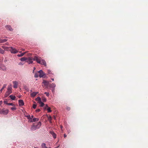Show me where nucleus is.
<instances>
[{
	"label": "nucleus",
	"instance_id": "obj_2",
	"mask_svg": "<svg viewBox=\"0 0 148 148\" xmlns=\"http://www.w3.org/2000/svg\"><path fill=\"white\" fill-rule=\"evenodd\" d=\"M12 85H10L8 86L7 88V91L5 95V97H7L10 94L12 93Z\"/></svg>",
	"mask_w": 148,
	"mask_h": 148
},
{
	"label": "nucleus",
	"instance_id": "obj_40",
	"mask_svg": "<svg viewBox=\"0 0 148 148\" xmlns=\"http://www.w3.org/2000/svg\"><path fill=\"white\" fill-rule=\"evenodd\" d=\"M54 119L55 120L56 119V117L55 116H54Z\"/></svg>",
	"mask_w": 148,
	"mask_h": 148
},
{
	"label": "nucleus",
	"instance_id": "obj_43",
	"mask_svg": "<svg viewBox=\"0 0 148 148\" xmlns=\"http://www.w3.org/2000/svg\"><path fill=\"white\" fill-rule=\"evenodd\" d=\"M2 91V90H0V93H1Z\"/></svg>",
	"mask_w": 148,
	"mask_h": 148
},
{
	"label": "nucleus",
	"instance_id": "obj_9",
	"mask_svg": "<svg viewBox=\"0 0 148 148\" xmlns=\"http://www.w3.org/2000/svg\"><path fill=\"white\" fill-rule=\"evenodd\" d=\"M25 117H27V119H28V122H32V119L31 117V116L30 115H28L25 116Z\"/></svg>",
	"mask_w": 148,
	"mask_h": 148
},
{
	"label": "nucleus",
	"instance_id": "obj_13",
	"mask_svg": "<svg viewBox=\"0 0 148 148\" xmlns=\"http://www.w3.org/2000/svg\"><path fill=\"white\" fill-rule=\"evenodd\" d=\"M38 92H34L31 94V96L33 97H34L38 93Z\"/></svg>",
	"mask_w": 148,
	"mask_h": 148
},
{
	"label": "nucleus",
	"instance_id": "obj_18",
	"mask_svg": "<svg viewBox=\"0 0 148 148\" xmlns=\"http://www.w3.org/2000/svg\"><path fill=\"white\" fill-rule=\"evenodd\" d=\"M27 58L25 57H23L20 58V60L21 61H25L26 60H27Z\"/></svg>",
	"mask_w": 148,
	"mask_h": 148
},
{
	"label": "nucleus",
	"instance_id": "obj_49",
	"mask_svg": "<svg viewBox=\"0 0 148 148\" xmlns=\"http://www.w3.org/2000/svg\"><path fill=\"white\" fill-rule=\"evenodd\" d=\"M35 69V67L34 68V69Z\"/></svg>",
	"mask_w": 148,
	"mask_h": 148
},
{
	"label": "nucleus",
	"instance_id": "obj_39",
	"mask_svg": "<svg viewBox=\"0 0 148 148\" xmlns=\"http://www.w3.org/2000/svg\"><path fill=\"white\" fill-rule=\"evenodd\" d=\"M48 73H50V72H51V71L50 70H49L48 71Z\"/></svg>",
	"mask_w": 148,
	"mask_h": 148
},
{
	"label": "nucleus",
	"instance_id": "obj_41",
	"mask_svg": "<svg viewBox=\"0 0 148 148\" xmlns=\"http://www.w3.org/2000/svg\"><path fill=\"white\" fill-rule=\"evenodd\" d=\"M31 117V118H32V119L33 117H34V116L33 115H32Z\"/></svg>",
	"mask_w": 148,
	"mask_h": 148
},
{
	"label": "nucleus",
	"instance_id": "obj_8",
	"mask_svg": "<svg viewBox=\"0 0 148 148\" xmlns=\"http://www.w3.org/2000/svg\"><path fill=\"white\" fill-rule=\"evenodd\" d=\"M13 87L14 88H17L18 84V82L16 81H14L13 82Z\"/></svg>",
	"mask_w": 148,
	"mask_h": 148
},
{
	"label": "nucleus",
	"instance_id": "obj_44",
	"mask_svg": "<svg viewBox=\"0 0 148 148\" xmlns=\"http://www.w3.org/2000/svg\"><path fill=\"white\" fill-rule=\"evenodd\" d=\"M59 147V146H58V147H55L54 148H58V147Z\"/></svg>",
	"mask_w": 148,
	"mask_h": 148
},
{
	"label": "nucleus",
	"instance_id": "obj_51",
	"mask_svg": "<svg viewBox=\"0 0 148 148\" xmlns=\"http://www.w3.org/2000/svg\"><path fill=\"white\" fill-rule=\"evenodd\" d=\"M38 148V147H36V148Z\"/></svg>",
	"mask_w": 148,
	"mask_h": 148
},
{
	"label": "nucleus",
	"instance_id": "obj_29",
	"mask_svg": "<svg viewBox=\"0 0 148 148\" xmlns=\"http://www.w3.org/2000/svg\"><path fill=\"white\" fill-rule=\"evenodd\" d=\"M45 94L47 96L49 97V92H45Z\"/></svg>",
	"mask_w": 148,
	"mask_h": 148
},
{
	"label": "nucleus",
	"instance_id": "obj_30",
	"mask_svg": "<svg viewBox=\"0 0 148 148\" xmlns=\"http://www.w3.org/2000/svg\"><path fill=\"white\" fill-rule=\"evenodd\" d=\"M8 105H9V106H14V104H13L12 103H8Z\"/></svg>",
	"mask_w": 148,
	"mask_h": 148
},
{
	"label": "nucleus",
	"instance_id": "obj_5",
	"mask_svg": "<svg viewBox=\"0 0 148 148\" xmlns=\"http://www.w3.org/2000/svg\"><path fill=\"white\" fill-rule=\"evenodd\" d=\"M8 112L9 110L8 109H3L1 110L0 109V113L1 114L6 115L8 113Z\"/></svg>",
	"mask_w": 148,
	"mask_h": 148
},
{
	"label": "nucleus",
	"instance_id": "obj_46",
	"mask_svg": "<svg viewBox=\"0 0 148 148\" xmlns=\"http://www.w3.org/2000/svg\"><path fill=\"white\" fill-rule=\"evenodd\" d=\"M60 127H61V129H62V126H60Z\"/></svg>",
	"mask_w": 148,
	"mask_h": 148
},
{
	"label": "nucleus",
	"instance_id": "obj_3",
	"mask_svg": "<svg viewBox=\"0 0 148 148\" xmlns=\"http://www.w3.org/2000/svg\"><path fill=\"white\" fill-rule=\"evenodd\" d=\"M41 123L39 122L36 125H33L31 128V130L32 131H35L36 129L39 128L41 125Z\"/></svg>",
	"mask_w": 148,
	"mask_h": 148
},
{
	"label": "nucleus",
	"instance_id": "obj_17",
	"mask_svg": "<svg viewBox=\"0 0 148 148\" xmlns=\"http://www.w3.org/2000/svg\"><path fill=\"white\" fill-rule=\"evenodd\" d=\"M43 83L44 84L45 86H47L49 84V82L45 80H43Z\"/></svg>",
	"mask_w": 148,
	"mask_h": 148
},
{
	"label": "nucleus",
	"instance_id": "obj_23",
	"mask_svg": "<svg viewBox=\"0 0 148 148\" xmlns=\"http://www.w3.org/2000/svg\"><path fill=\"white\" fill-rule=\"evenodd\" d=\"M41 147L42 148H47L46 146V144L44 143H43L42 144Z\"/></svg>",
	"mask_w": 148,
	"mask_h": 148
},
{
	"label": "nucleus",
	"instance_id": "obj_1",
	"mask_svg": "<svg viewBox=\"0 0 148 148\" xmlns=\"http://www.w3.org/2000/svg\"><path fill=\"white\" fill-rule=\"evenodd\" d=\"M33 60H34L36 61L37 63L42 65H43L45 66H47L45 61L44 60L42 59L40 57L35 56L33 58Z\"/></svg>",
	"mask_w": 148,
	"mask_h": 148
},
{
	"label": "nucleus",
	"instance_id": "obj_19",
	"mask_svg": "<svg viewBox=\"0 0 148 148\" xmlns=\"http://www.w3.org/2000/svg\"><path fill=\"white\" fill-rule=\"evenodd\" d=\"M25 52L23 53H21V54H18L17 55V56L18 57H22V56H23L25 54Z\"/></svg>",
	"mask_w": 148,
	"mask_h": 148
},
{
	"label": "nucleus",
	"instance_id": "obj_14",
	"mask_svg": "<svg viewBox=\"0 0 148 148\" xmlns=\"http://www.w3.org/2000/svg\"><path fill=\"white\" fill-rule=\"evenodd\" d=\"M45 109H47L48 112H51V108L48 107L47 105H46Z\"/></svg>",
	"mask_w": 148,
	"mask_h": 148
},
{
	"label": "nucleus",
	"instance_id": "obj_31",
	"mask_svg": "<svg viewBox=\"0 0 148 148\" xmlns=\"http://www.w3.org/2000/svg\"><path fill=\"white\" fill-rule=\"evenodd\" d=\"M38 74L37 73H36L34 75V77L36 78L38 77Z\"/></svg>",
	"mask_w": 148,
	"mask_h": 148
},
{
	"label": "nucleus",
	"instance_id": "obj_22",
	"mask_svg": "<svg viewBox=\"0 0 148 148\" xmlns=\"http://www.w3.org/2000/svg\"><path fill=\"white\" fill-rule=\"evenodd\" d=\"M36 101H38V103L40 102V101H41V99L40 97H38L36 99Z\"/></svg>",
	"mask_w": 148,
	"mask_h": 148
},
{
	"label": "nucleus",
	"instance_id": "obj_36",
	"mask_svg": "<svg viewBox=\"0 0 148 148\" xmlns=\"http://www.w3.org/2000/svg\"><path fill=\"white\" fill-rule=\"evenodd\" d=\"M40 109H38L36 110V112H40Z\"/></svg>",
	"mask_w": 148,
	"mask_h": 148
},
{
	"label": "nucleus",
	"instance_id": "obj_16",
	"mask_svg": "<svg viewBox=\"0 0 148 148\" xmlns=\"http://www.w3.org/2000/svg\"><path fill=\"white\" fill-rule=\"evenodd\" d=\"M5 27L7 29L9 30L10 31L12 30V28L10 26L7 25Z\"/></svg>",
	"mask_w": 148,
	"mask_h": 148
},
{
	"label": "nucleus",
	"instance_id": "obj_10",
	"mask_svg": "<svg viewBox=\"0 0 148 148\" xmlns=\"http://www.w3.org/2000/svg\"><path fill=\"white\" fill-rule=\"evenodd\" d=\"M0 69L3 71H5L6 70V68L5 65H2L0 66Z\"/></svg>",
	"mask_w": 148,
	"mask_h": 148
},
{
	"label": "nucleus",
	"instance_id": "obj_12",
	"mask_svg": "<svg viewBox=\"0 0 148 148\" xmlns=\"http://www.w3.org/2000/svg\"><path fill=\"white\" fill-rule=\"evenodd\" d=\"M18 103L19 106H23L24 105L23 101L22 100H18Z\"/></svg>",
	"mask_w": 148,
	"mask_h": 148
},
{
	"label": "nucleus",
	"instance_id": "obj_33",
	"mask_svg": "<svg viewBox=\"0 0 148 148\" xmlns=\"http://www.w3.org/2000/svg\"><path fill=\"white\" fill-rule=\"evenodd\" d=\"M36 104H34L33 105V108L34 109H35L36 108Z\"/></svg>",
	"mask_w": 148,
	"mask_h": 148
},
{
	"label": "nucleus",
	"instance_id": "obj_11",
	"mask_svg": "<svg viewBox=\"0 0 148 148\" xmlns=\"http://www.w3.org/2000/svg\"><path fill=\"white\" fill-rule=\"evenodd\" d=\"M50 133L52 135V136L54 138H55L56 137V134L53 131H51L50 132Z\"/></svg>",
	"mask_w": 148,
	"mask_h": 148
},
{
	"label": "nucleus",
	"instance_id": "obj_20",
	"mask_svg": "<svg viewBox=\"0 0 148 148\" xmlns=\"http://www.w3.org/2000/svg\"><path fill=\"white\" fill-rule=\"evenodd\" d=\"M39 119L38 118H34L32 119V122H34L36 121H39Z\"/></svg>",
	"mask_w": 148,
	"mask_h": 148
},
{
	"label": "nucleus",
	"instance_id": "obj_42",
	"mask_svg": "<svg viewBox=\"0 0 148 148\" xmlns=\"http://www.w3.org/2000/svg\"><path fill=\"white\" fill-rule=\"evenodd\" d=\"M67 109L68 110H70V108H67Z\"/></svg>",
	"mask_w": 148,
	"mask_h": 148
},
{
	"label": "nucleus",
	"instance_id": "obj_32",
	"mask_svg": "<svg viewBox=\"0 0 148 148\" xmlns=\"http://www.w3.org/2000/svg\"><path fill=\"white\" fill-rule=\"evenodd\" d=\"M11 109L12 110H14L16 109V108L14 107H12L11 108Z\"/></svg>",
	"mask_w": 148,
	"mask_h": 148
},
{
	"label": "nucleus",
	"instance_id": "obj_35",
	"mask_svg": "<svg viewBox=\"0 0 148 148\" xmlns=\"http://www.w3.org/2000/svg\"><path fill=\"white\" fill-rule=\"evenodd\" d=\"M23 64L21 62H20L18 63V65H23Z\"/></svg>",
	"mask_w": 148,
	"mask_h": 148
},
{
	"label": "nucleus",
	"instance_id": "obj_37",
	"mask_svg": "<svg viewBox=\"0 0 148 148\" xmlns=\"http://www.w3.org/2000/svg\"><path fill=\"white\" fill-rule=\"evenodd\" d=\"M64 138H66V135L65 134H64Z\"/></svg>",
	"mask_w": 148,
	"mask_h": 148
},
{
	"label": "nucleus",
	"instance_id": "obj_25",
	"mask_svg": "<svg viewBox=\"0 0 148 148\" xmlns=\"http://www.w3.org/2000/svg\"><path fill=\"white\" fill-rule=\"evenodd\" d=\"M4 53V51L2 49L0 48V53L2 54H3Z\"/></svg>",
	"mask_w": 148,
	"mask_h": 148
},
{
	"label": "nucleus",
	"instance_id": "obj_27",
	"mask_svg": "<svg viewBox=\"0 0 148 148\" xmlns=\"http://www.w3.org/2000/svg\"><path fill=\"white\" fill-rule=\"evenodd\" d=\"M40 105V106H41V107H42L43 106H44V103L42 102L41 101H40V102L39 103Z\"/></svg>",
	"mask_w": 148,
	"mask_h": 148
},
{
	"label": "nucleus",
	"instance_id": "obj_4",
	"mask_svg": "<svg viewBox=\"0 0 148 148\" xmlns=\"http://www.w3.org/2000/svg\"><path fill=\"white\" fill-rule=\"evenodd\" d=\"M7 48H8V50H9L12 53H16L18 52V51L16 49L12 47H7Z\"/></svg>",
	"mask_w": 148,
	"mask_h": 148
},
{
	"label": "nucleus",
	"instance_id": "obj_7",
	"mask_svg": "<svg viewBox=\"0 0 148 148\" xmlns=\"http://www.w3.org/2000/svg\"><path fill=\"white\" fill-rule=\"evenodd\" d=\"M38 72L39 73V76L40 77H42L45 75V73L42 70H40L38 71Z\"/></svg>",
	"mask_w": 148,
	"mask_h": 148
},
{
	"label": "nucleus",
	"instance_id": "obj_47",
	"mask_svg": "<svg viewBox=\"0 0 148 148\" xmlns=\"http://www.w3.org/2000/svg\"><path fill=\"white\" fill-rule=\"evenodd\" d=\"M22 50L23 51H25V49H22Z\"/></svg>",
	"mask_w": 148,
	"mask_h": 148
},
{
	"label": "nucleus",
	"instance_id": "obj_34",
	"mask_svg": "<svg viewBox=\"0 0 148 148\" xmlns=\"http://www.w3.org/2000/svg\"><path fill=\"white\" fill-rule=\"evenodd\" d=\"M3 103H4L7 104L8 105V101H3Z\"/></svg>",
	"mask_w": 148,
	"mask_h": 148
},
{
	"label": "nucleus",
	"instance_id": "obj_45",
	"mask_svg": "<svg viewBox=\"0 0 148 148\" xmlns=\"http://www.w3.org/2000/svg\"><path fill=\"white\" fill-rule=\"evenodd\" d=\"M51 79L53 81L54 80V79Z\"/></svg>",
	"mask_w": 148,
	"mask_h": 148
},
{
	"label": "nucleus",
	"instance_id": "obj_48",
	"mask_svg": "<svg viewBox=\"0 0 148 148\" xmlns=\"http://www.w3.org/2000/svg\"><path fill=\"white\" fill-rule=\"evenodd\" d=\"M30 91H31V92H32V90H30Z\"/></svg>",
	"mask_w": 148,
	"mask_h": 148
},
{
	"label": "nucleus",
	"instance_id": "obj_21",
	"mask_svg": "<svg viewBox=\"0 0 148 148\" xmlns=\"http://www.w3.org/2000/svg\"><path fill=\"white\" fill-rule=\"evenodd\" d=\"M11 99L12 100H14L16 98L15 96H13L12 95H10V96Z\"/></svg>",
	"mask_w": 148,
	"mask_h": 148
},
{
	"label": "nucleus",
	"instance_id": "obj_24",
	"mask_svg": "<svg viewBox=\"0 0 148 148\" xmlns=\"http://www.w3.org/2000/svg\"><path fill=\"white\" fill-rule=\"evenodd\" d=\"M7 41L6 39H0V43H3Z\"/></svg>",
	"mask_w": 148,
	"mask_h": 148
},
{
	"label": "nucleus",
	"instance_id": "obj_15",
	"mask_svg": "<svg viewBox=\"0 0 148 148\" xmlns=\"http://www.w3.org/2000/svg\"><path fill=\"white\" fill-rule=\"evenodd\" d=\"M27 62L29 64H32L33 63V61H32V59L30 58H29Z\"/></svg>",
	"mask_w": 148,
	"mask_h": 148
},
{
	"label": "nucleus",
	"instance_id": "obj_38",
	"mask_svg": "<svg viewBox=\"0 0 148 148\" xmlns=\"http://www.w3.org/2000/svg\"><path fill=\"white\" fill-rule=\"evenodd\" d=\"M3 103L2 101H0V105L2 104Z\"/></svg>",
	"mask_w": 148,
	"mask_h": 148
},
{
	"label": "nucleus",
	"instance_id": "obj_28",
	"mask_svg": "<svg viewBox=\"0 0 148 148\" xmlns=\"http://www.w3.org/2000/svg\"><path fill=\"white\" fill-rule=\"evenodd\" d=\"M6 85L5 84H4L3 87L1 89V90L2 91L6 87Z\"/></svg>",
	"mask_w": 148,
	"mask_h": 148
},
{
	"label": "nucleus",
	"instance_id": "obj_50",
	"mask_svg": "<svg viewBox=\"0 0 148 148\" xmlns=\"http://www.w3.org/2000/svg\"><path fill=\"white\" fill-rule=\"evenodd\" d=\"M19 52L21 53V51H20V52Z\"/></svg>",
	"mask_w": 148,
	"mask_h": 148
},
{
	"label": "nucleus",
	"instance_id": "obj_6",
	"mask_svg": "<svg viewBox=\"0 0 148 148\" xmlns=\"http://www.w3.org/2000/svg\"><path fill=\"white\" fill-rule=\"evenodd\" d=\"M56 86V84L54 83H52L49 86L50 88H52L51 90L53 93H54L55 92V88Z\"/></svg>",
	"mask_w": 148,
	"mask_h": 148
},
{
	"label": "nucleus",
	"instance_id": "obj_26",
	"mask_svg": "<svg viewBox=\"0 0 148 148\" xmlns=\"http://www.w3.org/2000/svg\"><path fill=\"white\" fill-rule=\"evenodd\" d=\"M48 119L50 123H52L51 122V120H52V118L51 116H49L48 118Z\"/></svg>",
	"mask_w": 148,
	"mask_h": 148
}]
</instances>
